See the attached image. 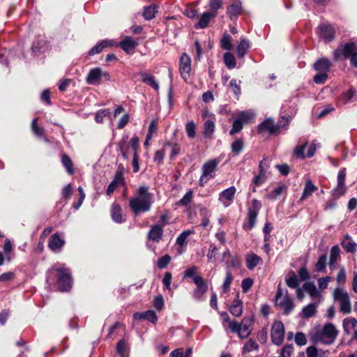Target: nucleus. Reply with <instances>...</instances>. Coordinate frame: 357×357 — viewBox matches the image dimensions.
<instances>
[{"mask_svg":"<svg viewBox=\"0 0 357 357\" xmlns=\"http://www.w3.org/2000/svg\"><path fill=\"white\" fill-rule=\"evenodd\" d=\"M153 202V195L149 192L148 187L143 185L140 186L135 196L130 198L129 206L135 215H137L141 213L149 211Z\"/></svg>","mask_w":357,"mask_h":357,"instance_id":"1","label":"nucleus"},{"mask_svg":"<svg viewBox=\"0 0 357 357\" xmlns=\"http://www.w3.org/2000/svg\"><path fill=\"white\" fill-rule=\"evenodd\" d=\"M337 334V330L331 323L325 324L322 328L314 329L310 333L312 340L314 342L327 345L331 344L335 342Z\"/></svg>","mask_w":357,"mask_h":357,"instance_id":"2","label":"nucleus"},{"mask_svg":"<svg viewBox=\"0 0 357 357\" xmlns=\"http://www.w3.org/2000/svg\"><path fill=\"white\" fill-rule=\"evenodd\" d=\"M253 322L252 317H245L240 324L237 321H231L229 329L232 333H237L241 339H245L252 333Z\"/></svg>","mask_w":357,"mask_h":357,"instance_id":"3","label":"nucleus"},{"mask_svg":"<svg viewBox=\"0 0 357 357\" xmlns=\"http://www.w3.org/2000/svg\"><path fill=\"white\" fill-rule=\"evenodd\" d=\"M275 305L284 310L285 314H289L294 308V304L287 291H283L279 286L275 296Z\"/></svg>","mask_w":357,"mask_h":357,"instance_id":"4","label":"nucleus"},{"mask_svg":"<svg viewBox=\"0 0 357 357\" xmlns=\"http://www.w3.org/2000/svg\"><path fill=\"white\" fill-rule=\"evenodd\" d=\"M334 300L340 304V311L344 314H349L351 311L350 298L347 291L337 287L333 291Z\"/></svg>","mask_w":357,"mask_h":357,"instance_id":"5","label":"nucleus"},{"mask_svg":"<svg viewBox=\"0 0 357 357\" xmlns=\"http://www.w3.org/2000/svg\"><path fill=\"white\" fill-rule=\"evenodd\" d=\"M53 269H55L59 275L58 284L60 291H69L71 289L73 284V279L69 269L65 268L64 266L54 268Z\"/></svg>","mask_w":357,"mask_h":357,"instance_id":"6","label":"nucleus"},{"mask_svg":"<svg viewBox=\"0 0 357 357\" xmlns=\"http://www.w3.org/2000/svg\"><path fill=\"white\" fill-rule=\"evenodd\" d=\"M218 165L216 159L209 160L203 165L202 174L199 178L200 186H204L207 181L215 177Z\"/></svg>","mask_w":357,"mask_h":357,"instance_id":"7","label":"nucleus"},{"mask_svg":"<svg viewBox=\"0 0 357 357\" xmlns=\"http://www.w3.org/2000/svg\"><path fill=\"white\" fill-rule=\"evenodd\" d=\"M102 78H104L105 81H109L110 76L108 73L102 71L100 68H95L89 71L86 81L89 84L97 85L100 83Z\"/></svg>","mask_w":357,"mask_h":357,"instance_id":"8","label":"nucleus"},{"mask_svg":"<svg viewBox=\"0 0 357 357\" xmlns=\"http://www.w3.org/2000/svg\"><path fill=\"white\" fill-rule=\"evenodd\" d=\"M271 340L274 344L280 345L284 337V326L282 322L275 321L271 328Z\"/></svg>","mask_w":357,"mask_h":357,"instance_id":"9","label":"nucleus"},{"mask_svg":"<svg viewBox=\"0 0 357 357\" xmlns=\"http://www.w3.org/2000/svg\"><path fill=\"white\" fill-rule=\"evenodd\" d=\"M356 51L357 49L355 43H347L344 45L340 46L338 49L334 51V59L335 61H337L340 59L342 57L347 59L350 57Z\"/></svg>","mask_w":357,"mask_h":357,"instance_id":"10","label":"nucleus"},{"mask_svg":"<svg viewBox=\"0 0 357 357\" xmlns=\"http://www.w3.org/2000/svg\"><path fill=\"white\" fill-rule=\"evenodd\" d=\"M346 169H342L337 174V186L333 190L332 195L335 199H338L342 196L347 190L345 185Z\"/></svg>","mask_w":357,"mask_h":357,"instance_id":"11","label":"nucleus"},{"mask_svg":"<svg viewBox=\"0 0 357 357\" xmlns=\"http://www.w3.org/2000/svg\"><path fill=\"white\" fill-rule=\"evenodd\" d=\"M180 74L182 78L186 81L190 77L191 70V60L188 55L183 53L180 59Z\"/></svg>","mask_w":357,"mask_h":357,"instance_id":"12","label":"nucleus"},{"mask_svg":"<svg viewBox=\"0 0 357 357\" xmlns=\"http://www.w3.org/2000/svg\"><path fill=\"white\" fill-rule=\"evenodd\" d=\"M236 192V188L231 186L219 194L218 199L225 207H228L233 202Z\"/></svg>","mask_w":357,"mask_h":357,"instance_id":"13","label":"nucleus"},{"mask_svg":"<svg viewBox=\"0 0 357 357\" xmlns=\"http://www.w3.org/2000/svg\"><path fill=\"white\" fill-rule=\"evenodd\" d=\"M194 283L197 285V288L194 290L193 297L196 300L202 301L203 296L208 289V286L202 277H195Z\"/></svg>","mask_w":357,"mask_h":357,"instance_id":"14","label":"nucleus"},{"mask_svg":"<svg viewBox=\"0 0 357 357\" xmlns=\"http://www.w3.org/2000/svg\"><path fill=\"white\" fill-rule=\"evenodd\" d=\"M139 45V39L130 36H126L119 43L120 47L124 52L130 54Z\"/></svg>","mask_w":357,"mask_h":357,"instance_id":"15","label":"nucleus"},{"mask_svg":"<svg viewBox=\"0 0 357 357\" xmlns=\"http://www.w3.org/2000/svg\"><path fill=\"white\" fill-rule=\"evenodd\" d=\"M319 36L324 40L329 42L334 38V29L329 24H321L319 26Z\"/></svg>","mask_w":357,"mask_h":357,"instance_id":"16","label":"nucleus"},{"mask_svg":"<svg viewBox=\"0 0 357 357\" xmlns=\"http://www.w3.org/2000/svg\"><path fill=\"white\" fill-rule=\"evenodd\" d=\"M277 130L278 128L275 126L274 121L271 119L264 121L258 126V132L259 133L268 132L270 134H273L275 133Z\"/></svg>","mask_w":357,"mask_h":357,"instance_id":"17","label":"nucleus"},{"mask_svg":"<svg viewBox=\"0 0 357 357\" xmlns=\"http://www.w3.org/2000/svg\"><path fill=\"white\" fill-rule=\"evenodd\" d=\"M65 244V241L62 239L58 234H53L48 243V247L54 252L60 250Z\"/></svg>","mask_w":357,"mask_h":357,"instance_id":"18","label":"nucleus"},{"mask_svg":"<svg viewBox=\"0 0 357 357\" xmlns=\"http://www.w3.org/2000/svg\"><path fill=\"white\" fill-rule=\"evenodd\" d=\"M243 302L239 299V294H238L229 307V312L235 317H240L243 313Z\"/></svg>","mask_w":357,"mask_h":357,"instance_id":"19","label":"nucleus"},{"mask_svg":"<svg viewBox=\"0 0 357 357\" xmlns=\"http://www.w3.org/2000/svg\"><path fill=\"white\" fill-rule=\"evenodd\" d=\"M215 130V116L210 115L204 124L203 135L205 137H211Z\"/></svg>","mask_w":357,"mask_h":357,"instance_id":"20","label":"nucleus"},{"mask_svg":"<svg viewBox=\"0 0 357 357\" xmlns=\"http://www.w3.org/2000/svg\"><path fill=\"white\" fill-rule=\"evenodd\" d=\"M162 234L163 228H162V226L154 225L151 227L148 234V237L153 241H159L162 237Z\"/></svg>","mask_w":357,"mask_h":357,"instance_id":"21","label":"nucleus"},{"mask_svg":"<svg viewBox=\"0 0 357 357\" xmlns=\"http://www.w3.org/2000/svg\"><path fill=\"white\" fill-rule=\"evenodd\" d=\"M342 248L347 252L354 253L357 250V244L352 240L351 237L347 234L341 242Z\"/></svg>","mask_w":357,"mask_h":357,"instance_id":"22","label":"nucleus"},{"mask_svg":"<svg viewBox=\"0 0 357 357\" xmlns=\"http://www.w3.org/2000/svg\"><path fill=\"white\" fill-rule=\"evenodd\" d=\"M317 190V187L315 186L311 180L308 179L305 181V187L303 191L302 196L300 199V202H303L307 198L310 197L313 192Z\"/></svg>","mask_w":357,"mask_h":357,"instance_id":"23","label":"nucleus"},{"mask_svg":"<svg viewBox=\"0 0 357 357\" xmlns=\"http://www.w3.org/2000/svg\"><path fill=\"white\" fill-rule=\"evenodd\" d=\"M123 181V174L121 172H117L115 176L114 179L109 183L107 187L106 193L108 196H110L113 192L115 190L116 187L121 184Z\"/></svg>","mask_w":357,"mask_h":357,"instance_id":"24","label":"nucleus"},{"mask_svg":"<svg viewBox=\"0 0 357 357\" xmlns=\"http://www.w3.org/2000/svg\"><path fill=\"white\" fill-rule=\"evenodd\" d=\"M261 261V258L253 252L249 253L246 256V266L249 270H252Z\"/></svg>","mask_w":357,"mask_h":357,"instance_id":"25","label":"nucleus"},{"mask_svg":"<svg viewBox=\"0 0 357 357\" xmlns=\"http://www.w3.org/2000/svg\"><path fill=\"white\" fill-rule=\"evenodd\" d=\"M331 67V63L328 59L321 58L314 63L315 70L319 73H327Z\"/></svg>","mask_w":357,"mask_h":357,"instance_id":"26","label":"nucleus"},{"mask_svg":"<svg viewBox=\"0 0 357 357\" xmlns=\"http://www.w3.org/2000/svg\"><path fill=\"white\" fill-rule=\"evenodd\" d=\"M250 48V43L245 38H241L236 47V53L239 58H243Z\"/></svg>","mask_w":357,"mask_h":357,"instance_id":"27","label":"nucleus"},{"mask_svg":"<svg viewBox=\"0 0 357 357\" xmlns=\"http://www.w3.org/2000/svg\"><path fill=\"white\" fill-rule=\"evenodd\" d=\"M113 41L109 40H102L100 43H98L93 47H92L89 51V55L93 56L94 54H98L102 51V50L108 46L113 45Z\"/></svg>","mask_w":357,"mask_h":357,"instance_id":"28","label":"nucleus"},{"mask_svg":"<svg viewBox=\"0 0 357 357\" xmlns=\"http://www.w3.org/2000/svg\"><path fill=\"white\" fill-rule=\"evenodd\" d=\"M111 215L112 220L117 223H121L124 222V219L123 218L121 213V208L117 204L114 203L112 204L111 209Z\"/></svg>","mask_w":357,"mask_h":357,"instance_id":"29","label":"nucleus"},{"mask_svg":"<svg viewBox=\"0 0 357 357\" xmlns=\"http://www.w3.org/2000/svg\"><path fill=\"white\" fill-rule=\"evenodd\" d=\"M287 187L285 184H280L278 185L273 190H272L268 195L267 198L271 200L278 199L280 196L287 192Z\"/></svg>","mask_w":357,"mask_h":357,"instance_id":"30","label":"nucleus"},{"mask_svg":"<svg viewBox=\"0 0 357 357\" xmlns=\"http://www.w3.org/2000/svg\"><path fill=\"white\" fill-rule=\"evenodd\" d=\"M343 327L346 333L353 331L354 334L357 331V319L355 318H346L343 320Z\"/></svg>","mask_w":357,"mask_h":357,"instance_id":"31","label":"nucleus"},{"mask_svg":"<svg viewBox=\"0 0 357 357\" xmlns=\"http://www.w3.org/2000/svg\"><path fill=\"white\" fill-rule=\"evenodd\" d=\"M140 75L142 77V81L151 86L155 90L158 91L159 89V84L155 79V77L148 73H140Z\"/></svg>","mask_w":357,"mask_h":357,"instance_id":"32","label":"nucleus"},{"mask_svg":"<svg viewBox=\"0 0 357 357\" xmlns=\"http://www.w3.org/2000/svg\"><path fill=\"white\" fill-rule=\"evenodd\" d=\"M217 13H212L209 12H206L203 13V15H202L198 22L197 26L202 29L206 28L208 26L209 21L212 18L215 17Z\"/></svg>","mask_w":357,"mask_h":357,"instance_id":"33","label":"nucleus"},{"mask_svg":"<svg viewBox=\"0 0 357 357\" xmlns=\"http://www.w3.org/2000/svg\"><path fill=\"white\" fill-rule=\"evenodd\" d=\"M317 304L310 303L302 310L301 314L303 318L308 319L314 316L317 312Z\"/></svg>","mask_w":357,"mask_h":357,"instance_id":"34","label":"nucleus"},{"mask_svg":"<svg viewBox=\"0 0 357 357\" xmlns=\"http://www.w3.org/2000/svg\"><path fill=\"white\" fill-rule=\"evenodd\" d=\"M258 214L256 212H249L248 213L247 217V222L244 223L243 228L247 230L252 229L256 222Z\"/></svg>","mask_w":357,"mask_h":357,"instance_id":"35","label":"nucleus"},{"mask_svg":"<svg viewBox=\"0 0 357 357\" xmlns=\"http://www.w3.org/2000/svg\"><path fill=\"white\" fill-rule=\"evenodd\" d=\"M195 234V230L193 229H188L183 231L176 238V243L183 247L186 244V240L189 237L190 235Z\"/></svg>","mask_w":357,"mask_h":357,"instance_id":"36","label":"nucleus"},{"mask_svg":"<svg viewBox=\"0 0 357 357\" xmlns=\"http://www.w3.org/2000/svg\"><path fill=\"white\" fill-rule=\"evenodd\" d=\"M157 13V6L155 5H151L149 6H146L144 9L143 17L146 20H152L155 17V15Z\"/></svg>","mask_w":357,"mask_h":357,"instance_id":"37","label":"nucleus"},{"mask_svg":"<svg viewBox=\"0 0 357 357\" xmlns=\"http://www.w3.org/2000/svg\"><path fill=\"white\" fill-rule=\"evenodd\" d=\"M303 288L312 298H315L319 296V291L313 282H305L303 284Z\"/></svg>","mask_w":357,"mask_h":357,"instance_id":"38","label":"nucleus"},{"mask_svg":"<svg viewBox=\"0 0 357 357\" xmlns=\"http://www.w3.org/2000/svg\"><path fill=\"white\" fill-rule=\"evenodd\" d=\"M340 256V249L337 245L332 247L330 252V268H333L335 266V264Z\"/></svg>","mask_w":357,"mask_h":357,"instance_id":"39","label":"nucleus"},{"mask_svg":"<svg viewBox=\"0 0 357 357\" xmlns=\"http://www.w3.org/2000/svg\"><path fill=\"white\" fill-rule=\"evenodd\" d=\"M255 118V114L251 111L241 112L237 116L243 123H250Z\"/></svg>","mask_w":357,"mask_h":357,"instance_id":"40","label":"nucleus"},{"mask_svg":"<svg viewBox=\"0 0 357 357\" xmlns=\"http://www.w3.org/2000/svg\"><path fill=\"white\" fill-rule=\"evenodd\" d=\"M267 174L259 172V174L255 176L252 179V183L254 184V188L252 189V192H255L256 187L259 186L264 183L267 179Z\"/></svg>","mask_w":357,"mask_h":357,"instance_id":"41","label":"nucleus"},{"mask_svg":"<svg viewBox=\"0 0 357 357\" xmlns=\"http://www.w3.org/2000/svg\"><path fill=\"white\" fill-rule=\"evenodd\" d=\"M241 4L238 1H235L231 4L227 9V13L231 18L233 16L238 15L241 13Z\"/></svg>","mask_w":357,"mask_h":357,"instance_id":"42","label":"nucleus"},{"mask_svg":"<svg viewBox=\"0 0 357 357\" xmlns=\"http://www.w3.org/2000/svg\"><path fill=\"white\" fill-rule=\"evenodd\" d=\"M224 63L229 69H233L236 67V63L234 56L230 52H226L224 54Z\"/></svg>","mask_w":357,"mask_h":357,"instance_id":"43","label":"nucleus"},{"mask_svg":"<svg viewBox=\"0 0 357 357\" xmlns=\"http://www.w3.org/2000/svg\"><path fill=\"white\" fill-rule=\"evenodd\" d=\"M61 162L63 165L65 167L66 171L70 175L74 174L73 164L72 160L67 155H63L61 158Z\"/></svg>","mask_w":357,"mask_h":357,"instance_id":"44","label":"nucleus"},{"mask_svg":"<svg viewBox=\"0 0 357 357\" xmlns=\"http://www.w3.org/2000/svg\"><path fill=\"white\" fill-rule=\"evenodd\" d=\"M232 38L228 33H225L220 40L221 47L227 51L231 50L232 44H231Z\"/></svg>","mask_w":357,"mask_h":357,"instance_id":"45","label":"nucleus"},{"mask_svg":"<svg viewBox=\"0 0 357 357\" xmlns=\"http://www.w3.org/2000/svg\"><path fill=\"white\" fill-rule=\"evenodd\" d=\"M259 346L257 343L252 339H250L243 347V354L249 353L253 350H257Z\"/></svg>","mask_w":357,"mask_h":357,"instance_id":"46","label":"nucleus"},{"mask_svg":"<svg viewBox=\"0 0 357 357\" xmlns=\"http://www.w3.org/2000/svg\"><path fill=\"white\" fill-rule=\"evenodd\" d=\"M185 132L188 137L190 139H193L196 136V125L193 121H188L185 124Z\"/></svg>","mask_w":357,"mask_h":357,"instance_id":"47","label":"nucleus"},{"mask_svg":"<svg viewBox=\"0 0 357 357\" xmlns=\"http://www.w3.org/2000/svg\"><path fill=\"white\" fill-rule=\"evenodd\" d=\"M167 146H170L172 148L171 155H170L171 160L174 159L176 155L179 154L181 148L177 144L172 143L171 142H166L164 144V148H166Z\"/></svg>","mask_w":357,"mask_h":357,"instance_id":"48","label":"nucleus"},{"mask_svg":"<svg viewBox=\"0 0 357 357\" xmlns=\"http://www.w3.org/2000/svg\"><path fill=\"white\" fill-rule=\"evenodd\" d=\"M327 257L326 255H322L319 257L317 262L316 263V269L319 272H325L326 268Z\"/></svg>","mask_w":357,"mask_h":357,"instance_id":"49","label":"nucleus"},{"mask_svg":"<svg viewBox=\"0 0 357 357\" xmlns=\"http://www.w3.org/2000/svg\"><path fill=\"white\" fill-rule=\"evenodd\" d=\"M110 110L109 109H100L96 113L95 119L98 123L103 122V119L106 116H110Z\"/></svg>","mask_w":357,"mask_h":357,"instance_id":"50","label":"nucleus"},{"mask_svg":"<svg viewBox=\"0 0 357 357\" xmlns=\"http://www.w3.org/2000/svg\"><path fill=\"white\" fill-rule=\"evenodd\" d=\"M287 285L292 289L297 288L298 286V280L297 276L293 273L286 279Z\"/></svg>","mask_w":357,"mask_h":357,"instance_id":"51","label":"nucleus"},{"mask_svg":"<svg viewBox=\"0 0 357 357\" xmlns=\"http://www.w3.org/2000/svg\"><path fill=\"white\" fill-rule=\"evenodd\" d=\"M233 275L232 274L227 271V273H226V277H225V279L224 280V282L222 284V291L224 293H226L229 290V288H230V285H231V283L233 281Z\"/></svg>","mask_w":357,"mask_h":357,"instance_id":"52","label":"nucleus"},{"mask_svg":"<svg viewBox=\"0 0 357 357\" xmlns=\"http://www.w3.org/2000/svg\"><path fill=\"white\" fill-rule=\"evenodd\" d=\"M243 142L241 139H238L235 140L231 144L232 152L236 155H238L243 150Z\"/></svg>","mask_w":357,"mask_h":357,"instance_id":"53","label":"nucleus"},{"mask_svg":"<svg viewBox=\"0 0 357 357\" xmlns=\"http://www.w3.org/2000/svg\"><path fill=\"white\" fill-rule=\"evenodd\" d=\"M243 123L238 119H236L232 124V128L229 132L231 135H233L237 132H239L243 128Z\"/></svg>","mask_w":357,"mask_h":357,"instance_id":"54","label":"nucleus"},{"mask_svg":"<svg viewBox=\"0 0 357 357\" xmlns=\"http://www.w3.org/2000/svg\"><path fill=\"white\" fill-rule=\"evenodd\" d=\"M171 259L172 258L169 255H165L163 257L159 258L157 264L158 268L161 269L166 268L170 263Z\"/></svg>","mask_w":357,"mask_h":357,"instance_id":"55","label":"nucleus"},{"mask_svg":"<svg viewBox=\"0 0 357 357\" xmlns=\"http://www.w3.org/2000/svg\"><path fill=\"white\" fill-rule=\"evenodd\" d=\"M307 143L305 142L303 145H298L294 149V155L301 159H304L305 158V155L304 153V150L307 146Z\"/></svg>","mask_w":357,"mask_h":357,"instance_id":"56","label":"nucleus"},{"mask_svg":"<svg viewBox=\"0 0 357 357\" xmlns=\"http://www.w3.org/2000/svg\"><path fill=\"white\" fill-rule=\"evenodd\" d=\"M197 271V268L195 266L190 267L189 268L185 271L183 278H190L192 279V281L194 282L195 277H200L199 275H196Z\"/></svg>","mask_w":357,"mask_h":357,"instance_id":"57","label":"nucleus"},{"mask_svg":"<svg viewBox=\"0 0 357 357\" xmlns=\"http://www.w3.org/2000/svg\"><path fill=\"white\" fill-rule=\"evenodd\" d=\"M253 280L250 278H247L244 280H243L242 282H241V287H242V290L244 293H246L248 292L250 288L252 287V286L253 285Z\"/></svg>","mask_w":357,"mask_h":357,"instance_id":"58","label":"nucleus"},{"mask_svg":"<svg viewBox=\"0 0 357 357\" xmlns=\"http://www.w3.org/2000/svg\"><path fill=\"white\" fill-rule=\"evenodd\" d=\"M261 208V202L256 199H253L251 202V206L248 208V211L249 212H256V213L258 214Z\"/></svg>","mask_w":357,"mask_h":357,"instance_id":"59","label":"nucleus"},{"mask_svg":"<svg viewBox=\"0 0 357 357\" xmlns=\"http://www.w3.org/2000/svg\"><path fill=\"white\" fill-rule=\"evenodd\" d=\"M192 192L190 190L185 193L181 199L179 200L178 203L182 206H186L192 202Z\"/></svg>","mask_w":357,"mask_h":357,"instance_id":"60","label":"nucleus"},{"mask_svg":"<svg viewBox=\"0 0 357 357\" xmlns=\"http://www.w3.org/2000/svg\"><path fill=\"white\" fill-rule=\"evenodd\" d=\"M144 319L149 321L153 324H155L158 320L156 313L153 310H148L144 312Z\"/></svg>","mask_w":357,"mask_h":357,"instance_id":"61","label":"nucleus"},{"mask_svg":"<svg viewBox=\"0 0 357 357\" xmlns=\"http://www.w3.org/2000/svg\"><path fill=\"white\" fill-rule=\"evenodd\" d=\"M295 342L298 346H303L306 344L307 340L305 334L303 333H297L295 335Z\"/></svg>","mask_w":357,"mask_h":357,"instance_id":"62","label":"nucleus"},{"mask_svg":"<svg viewBox=\"0 0 357 357\" xmlns=\"http://www.w3.org/2000/svg\"><path fill=\"white\" fill-rule=\"evenodd\" d=\"M294 352V347L291 344L284 347L281 351V357H291Z\"/></svg>","mask_w":357,"mask_h":357,"instance_id":"63","label":"nucleus"},{"mask_svg":"<svg viewBox=\"0 0 357 357\" xmlns=\"http://www.w3.org/2000/svg\"><path fill=\"white\" fill-rule=\"evenodd\" d=\"M357 91L354 88H350L347 91L343 93V98L345 102H348L356 94Z\"/></svg>","mask_w":357,"mask_h":357,"instance_id":"64","label":"nucleus"}]
</instances>
